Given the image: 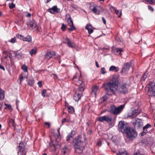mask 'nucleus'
Listing matches in <instances>:
<instances>
[{
    "label": "nucleus",
    "mask_w": 155,
    "mask_h": 155,
    "mask_svg": "<svg viewBox=\"0 0 155 155\" xmlns=\"http://www.w3.org/2000/svg\"><path fill=\"white\" fill-rule=\"evenodd\" d=\"M101 72L103 74H105L106 73L105 69L104 68H102L101 69Z\"/></svg>",
    "instance_id": "obj_42"
},
{
    "label": "nucleus",
    "mask_w": 155,
    "mask_h": 155,
    "mask_svg": "<svg viewBox=\"0 0 155 155\" xmlns=\"http://www.w3.org/2000/svg\"><path fill=\"white\" fill-rule=\"evenodd\" d=\"M81 136H79L77 137L74 145V147L75 149V151L79 153L82 152L85 145V143L81 141Z\"/></svg>",
    "instance_id": "obj_3"
},
{
    "label": "nucleus",
    "mask_w": 155,
    "mask_h": 155,
    "mask_svg": "<svg viewBox=\"0 0 155 155\" xmlns=\"http://www.w3.org/2000/svg\"><path fill=\"white\" fill-rule=\"evenodd\" d=\"M97 119L98 121L100 122H102L104 121H105V116L100 117Z\"/></svg>",
    "instance_id": "obj_32"
},
{
    "label": "nucleus",
    "mask_w": 155,
    "mask_h": 155,
    "mask_svg": "<svg viewBox=\"0 0 155 155\" xmlns=\"http://www.w3.org/2000/svg\"><path fill=\"white\" fill-rule=\"evenodd\" d=\"M151 127V125L149 124H147L144 127H143V130H146V129H147V128H150Z\"/></svg>",
    "instance_id": "obj_41"
},
{
    "label": "nucleus",
    "mask_w": 155,
    "mask_h": 155,
    "mask_svg": "<svg viewBox=\"0 0 155 155\" xmlns=\"http://www.w3.org/2000/svg\"><path fill=\"white\" fill-rule=\"evenodd\" d=\"M122 49L121 48H117L113 50L114 54L117 55L121 56V53L123 51Z\"/></svg>",
    "instance_id": "obj_17"
},
{
    "label": "nucleus",
    "mask_w": 155,
    "mask_h": 155,
    "mask_svg": "<svg viewBox=\"0 0 155 155\" xmlns=\"http://www.w3.org/2000/svg\"><path fill=\"white\" fill-rule=\"evenodd\" d=\"M23 41H26L29 42H31L32 41L31 37L30 36H28L26 37H24Z\"/></svg>",
    "instance_id": "obj_26"
},
{
    "label": "nucleus",
    "mask_w": 155,
    "mask_h": 155,
    "mask_svg": "<svg viewBox=\"0 0 155 155\" xmlns=\"http://www.w3.org/2000/svg\"><path fill=\"white\" fill-rule=\"evenodd\" d=\"M98 87L97 86H94L92 88V94L95 97L96 95V92L98 89Z\"/></svg>",
    "instance_id": "obj_23"
},
{
    "label": "nucleus",
    "mask_w": 155,
    "mask_h": 155,
    "mask_svg": "<svg viewBox=\"0 0 155 155\" xmlns=\"http://www.w3.org/2000/svg\"><path fill=\"white\" fill-rule=\"evenodd\" d=\"M25 78H26V76H24L23 74H22L20 76L19 79L17 80V81L20 84H21V81Z\"/></svg>",
    "instance_id": "obj_27"
},
{
    "label": "nucleus",
    "mask_w": 155,
    "mask_h": 155,
    "mask_svg": "<svg viewBox=\"0 0 155 155\" xmlns=\"http://www.w3.org/2000/svg\"><path fill=\"white\" fill-rule=\"evenodd\" d=\"M130 67V65L129 63H125L123 68L122 73L124 74H127L129 69Z\"/></svg>",
    "instance_id": "obj_13"
},
{
    "label": "nucleus",
    "mask_w": 155,
    "mask_h": 155,
    "mask_svg": "<svg viewBox=\"0 0 155 155\" xmlns=\"http://www.w3.org/2000/svg\"><path fill=\"white\" fill-rule=\"evenodd\" d=\"M5 97V94L3 91L0 89V100H2Z\"/></svg>",
    "instance_id": "obj_31"
},
{
    "label": "nucleus",
    "mask_w": 155,
    "mask_h": 155,
    "mask_svg": "<svg viewBox=\"0 0 155 155\" xmlns=\"http://www.w3.org/2000/svg\"><path fill=\"white\" fill-rule=\"evenodd\" d=\"M34 81L33 80H29L28 82V84L30 86H32L34 84Z\"/></svg>",
    "instance_id": "obj_40"
},
{
    "label": "nucleus",
    "mask_w": 155,
    "mask_h": 155,
    "mask_svg": "<svg viewBox=\"0 0 155 155\" xmlns=\"http://www.w3.org/2000/svg\"><path fill=\"white\" fill-rule=\"evenodd\" d=\"M9 8L11 9H12L15 7V5L12 2L11 3H9Z\"/></svg>",
    "instance_id": "obj_43"
},
{
    "label": "nucleus",
    "mask_w": 155,
    "mask_h": 155,
    "mask_svg": "<svg viewBox=\"0 0 155 155\" xmlns=\"http://www.w3.org/2000/svg\"><path fill=\"white\" fill-rule=\"evenodd\" d=\"M92 26L90 25H87L85 27V28L88 30V32L89 34L93 33V31L92 29Z\"/></svg>",
    "instance_id": "obj_24"
},
{
    "label": "nucleus",
    "mask_w": 155,
    "mask_h": 155,
    "mask_svg": "<svg viewBox=\"0 0 155 155\" xmlns=\"http://www.w3.org/2000/svg\"><path fill=\"white\" fill-rule=\"evenodd\" d=\"M66 121V119L65 118H64L62 120V123H63L65 122Z\"/></svg>",
    "instance_id": "obj_59"
},
{
    "label": "nucleus",
    "mask_w": 155,
    "mask_h": 155,
    "mask_svg": "<svg viewBox=\"0 0 155 155\" xmlns=\"http://www.w3.org/2000/svg\"><path fill=\"white\" fill-rule=\"evenodd\" d=\"M16 37L20 39V40H23L24 36L22 35H21L18 34L16 35Z\"/></svg>",
    "instance_id": "obj_38"
},
{
    "label": "nucleus",
    "mask_w": 155,
    "mask_h": 155,
    "mask_svg": "<svg viewBox=\"0 0 155 155\" xmlns=\"http://www.w3.org/2000/svg\"><path fill=\"white\" fill-rule=\"evenodd\" d=\"M134 155H143L139 152H137L134 154Z\"/></svg>",
    "instance_id": "obj_52"
},
{
    "label": "nucleus",
    "mask_w": 155,
    "mask_h": 155,
    "mask_svg": "<svg viewBox=\"0 0 155 155\" xmlns=\"http://www.w3.org/2000/svg\"><path fill=\"white\" fill-rule=\"evenodd\" d=\"M9 124L10 126L12 125L13 127H15V124L14 120L12 119H10L9 123Z\"/></svg>",
    "instance_id": "obj_34"
},
{
    "label": "nucleus",
    "mask_w": 155,
    "mask_h": 155,
    "mask_svg": "<svg viewBox=\"0 0 155 155\" xmlns=\"http://www.w3.org/2000/svg\"><path fill=\"white\" fill-rule=\"evenodd\" d=\"M67 15L69 16V18L66 19V21L67 22L68 25L70 27L68 28L69 31H72L75 29V28L73 25V23L72 20L69 15Z\"/></svg>",
    "instance_id": "obj_7"
},
{
    "label": "nucleus",
    "mask_w": 155,
    "mask_h": 155,
    "mask_svg": "<svg viewBox=\"0 0 155 155\" xmlns=\"http://www.w3.org/2000/svg\"><path fill=\"white\" fill-rule=\"evenodd\" d=\"M118 76H114L113 77L112 81L106 84H103V86H105V90L109 94H115V91L118 88Z\"/></svg>",
    "instance_id": "obj_1"
},
{
    "label": "nucleus",
    "mask_w": 155,
    "mask_h": 155,
    "mask_svg": "<svg viewBox=\"0 0 155 155\" xmlns=\"http://www.w3.org/2000/svg\"><path fill=\"white\" fill-rule=\"evenodd\" d=\"M53 75L54 76V79H56L57 78V76L55 74H53Z\"/></svg>",
    "instance_id": "obj_60"
},
{
    "label": "nucleus",
    "mask_w": 155,
    "mask_h": 155,
    "mask_svg": "<svg viewBox=\"0 0 155 155\" xmlns=\"http://www.w3.org/2000/svg\"><path fill=\"white\" fill-rule=\"evenodd\" d=\"M72 79L76 85L80 86L78 90L80 92L79 93L82 95L84 88V82L82 80L81 73L80 72L76 73Z\"/></svg>",
    "instance_id": "obj_2"
},
{
    "label": "nucleus",
    "mask_w": 155,
    "mask_h": 155,
    "mask_svg": "<svg viewBox=\"0 0 155 155\" xmlns=\"http://www.w3.org/2000/svg\"><path fill=\"white\" fill-rule=\"evenodd\" d=\"M45 125H47L48 126V127H49L50 126V124L48 122H45Z\"/></svg>",
    "instance_id": "obj_55"
},
{
    "label": "nucleus",
    "mask_w": 155,
    "mask_h": 155,
    "mask_svg": "<svg viewBox=\"0 0 155 155\" xmlns=\"http://www.w3.org/2000/svg\"><path fill=\"white\" fill-rule=\"evenodd\" d=\"M81 96L82 95L77 91L74 95V99L76 101H78L80 99Z\"/></svg>",
    "instance_id": "obj_22"
},
{
    "label": "nucleus",
    "mask_w": 155,
    "mask_h": 155,
    "mask_svg": "<svg viewBox=\"0 0 155 155\" xmlns=\"http://www.w3.org/2000/svg\"><path fill=\"white\" fill-rule=\"evenodd\" d=\"M16 38L15 37H14L11 39V40L10 41V42L12 43H13L16 42Z\"/></svg>",
    "instance_id": "obj_46"
},
{
    "label": "nucleus",
    "mask_w": 155,
    "mask_h": 155,
    "mask_svg": "<svg viewBox=\"0 0 155 155\" xmlns=\"http://www.w3.org/2000/svg\"><path fill=\"white\" fill-rule=\"evenodd\" d=\"M143 130V133L144 134L143 135L145 134L147 132V129H146V130Z\"/></svg>",
    "instance_id": "obj_56"
},
{
    "label": "nucleus",
    "mask_w": 155,
    "mask_h": 155,
    "mask_svg": "<svg viewBox=\"0 0 155 155\" xmlns=\"http://www.w3.org/2000/svg\"><path fill=\"white\" fill-rule=\"evenodd\" d=\"M8 108L9 109H11V106L10 105H8Z\"/></svg>",
    "instance_id": "obj_63"
},
{
    "label": "nucleus",
    "mask_w": 155,
    "mask_h": 155,
    "mask_svg": "<svg viewBox=\"0 0 155 155\" xmlns=\"http://www.w3.org/2000/svg\"><path fill=\"white\" fill-rule=\"evenodd\" d=\"M66 40L67 41V44L68 46L71 48H73L76 46V45L74 42H72L68 38H67Z\"/></svg>",
    "instance_id": "obj_20"
},
{
    "label": "nucleus",
    "mask_w": 155,
    "mask_h": 155,
    "mask_svg": "<svg viewBox=\"0 0 155 155\" xmlns=\"http://www.w3.org/2000/svg\"><path fill=\"white\" fill-rule=\"evenodd\" d=\"M42 82L41 81H39L38 82V84L40 87H41L42 86Z\"/></svg>",
    "instance_id": "obj_51"
},
{
    "label": "nucleus",
    "mask_w": 155,
    "mask_h": 155,
    "mask_svg": "<svg viewBox=\"0 0 155 155\" xmlns=\"http://www.w3.org/2000/svg\"><path fill=\"white\" fill-rule=\"evenodd\" d=\"M128 86L126 84H122L119 88L120 92L124 94H127L128 91Z\"/></svg>",
    "instance_id": "obj_8"
},
{
    "label": "nucleus",
    "mask_w": 155,
    "mask_h": 155,
    "mask_svg": "<svg viewBox=\"0 0 155 155\" xmlns=\"http://www.w3.org/2000/svg\"><path fill=\"white\" fill-rule=\"evenodd\" d=\"M112 8L114 11L115 13L117 15L118 17H120L121 15V12L120 10H117L116 8L114 7H112Z\"/></svg>",
    "instance_id": "obj_25"
},
{
    "label": "nucleus",
    "mask_w": 155,
    "mask_h": 155,
    "mask_svg": "<svg viewBox=\"0 0 155 155\" xmlns=\"http://www.w3.org/2000/svg\"><path fill=\"white\" fill-rule=\"evenodd\" d=\"M102 100L104 101H106V98L105 99V97H102Z\"/></svg>",
    "instance_id": "obj_61"
},
{
    "label": "nucleus",
    "mask_w": 155,
    "mask_h": 155,
    "mask_svg": "<svg viewBox=\"0 0 155 155\" xmlns=\"http://www.w3.org/2000/svg\"><path fill=\"white\" fill-rule=\"evenodd\" d=\"M118 126L121 132L123 133H125L129 128L127 127L124 122L122 121L119 122Z\"/></svg>",
    "instance_id": "obj_6"
},
{
    "label": "nucleus",
    "mask_w": 155,
    "mask_h": 155,
    "mask_svg": "<svg viewBox=\"0 0 155 155\" xmlns=\"http://www.w3.org/2000/svg\"><path fill=\"white\" fill-rule=\"evenodd\" d=\"M102 144V142L100 140H98L97 143V145L99 146H101Z\"/></svg>",
    "instance_id": "obj_49"
},
{
    "label": "nucleus",
    "mask_w": 155,
    "mask_h": 155,
    "mask_svg": "<svg viewBox=\"0 0 155 155\" xmlns=\"http://www.w3.org/2000/svg\"><path fill=\"white\" fill-rule=\"evenodd\" d=\"M126 134V137L130 140H133L137 136V134L135 130L130 128L125 133Z\"/></svg>",
    "instance_id": "obj_4"
},
{
    "label": "nucleus",
    "mask_w": 155,
    "mask_h": 155,
    "mask_svg": "<svg viewBox=\"0 0 155 155\" xmlns=\"http://www.w3.org/2000/svg\"><path fill=\"white\" fill-rule=\"evenodd\" d=\"M75 131L72 130L68 134L66 138V140L68 142H71L72 141L74 134H75Z\"/></svg>",
    "instance_id": "obj_14"
},
{
    "label": "nucleus",
    "mask_w": 155,
    "mask_h": 155,
    "mask_svg": "<svg viewBox=\"0 0 155 155\" xmlns=\"http://www.w3.org/2000/svg\"><path fill=\"white\" fill-rule=\"evenodd\" d=\"M46 91H47V90H46V89H43V90H42V93H41V94H42V95L44 97H45V94L46 93Z\"/></svg>",
    "instance_id": "obj_47"
},
{
    "label": "nucleus",
    "mask_w": 155,
    "mask_h": 155,
    "mask_svg": "<svg viewBox=\"0 0 155 155\" xmlns=\"http://www.w3.org/2000/svg\"><path fill=\"white\" fill-rule=\"evenodd\" d=\"M140 112L138 111L137 110L133 109L131 110L128 114V116L129 117H131L134 116H137Z\"/></svg>",
    "instance_id": "obj_16"
},
{
    "label": "nucleus",
    "mask_w": 155,
    "mask_h": 155,
    "mask_svg": "<svg viewBox=\"0 0 155 155\" xmlns=\"http://www.w3.org/2000/svg\"><path fill=\"white\" fill-rule=\"evenodd\" d=\"M51 0H45V1L46 3H48V2H49Z\"/></svg>",
    "instance_id": "obj_62"
},
{
    "label": "nucleus",
    "mask_w": 155,
    "mask_h": 155,
    "mask_svg": "<svg viewBox=\"0 0 155 155\" xmlns=\"http://www.w3.org/2000/svg\"><path fill=\"white\" fill-rule=\"evenodd\" d=\"M27 24L28 26L33 28H36L37 26L36 22L34 20H31L29 21L27 23Z\"/></svg>",
    "instance_id": "obj_11"
},
{
    "label": "nucleus",
    "mask_w": 155,
    "mask_h": 155,
    "mask_svg": "<svg viewBox=\"0 0 155 155\" xmlns=\"http://www.w3.org/2000/svg\"><path fill=\"white\" fill-rule=\"evenodd\" d=\"M134 123L135 126L139 127H141L143 125L142 120L140 119H136Z\"/></svg>",
    "instance_id": "obj_21"
},
{
    "label": "nucleus",
    "mask_w": 155,
    "mask_h": 155,
    "mask_svg": "<svg viewBox=\"0 0 155 155\" xmlns=\"http://www.w3.org/2000/svg\"><path fill=\"white\" fill-rule=\"evenodd\" d=\"M100 8V7L98 6L95 5H91L90 7L91 10L97 15H98L100 14L99 8Z\"/></svg>",
    "instance_id": "obj_9"
},
{
    "label": "nucleus",
    "mask_w": 155,
    "mask_h": 155,
    "mask_svg": "<svg viewBox=\"0 0 155 155\" xmlns=\"http://www.w3.org/2000/svg\"><path fill=\"white\" fill-rule=\"evenodd\" d=\"M102 21H103V22L104 23V24H105L106 23V21L105 20V19L104 18H103V17H102Z\"/></svg>",
    "instance_id": "obj_53"
},
{
    "label": "nucleus",
    "mask_w": 155,
    "mask_h": 155,
    "mask_svg": "<svg viewBox=\"0 0 155 155\" xmlns=\"http://www.w3.org/2000/svg\"><path fill=\"white\" fill-rule=\"evenodd\" d=\"M95 63H96V66L97 67V68H99V65L98 64V63L97 62V61H95Z\"/></svg>",
    "instance_id": "obj_57"
},
{
    "label": "nucleus",
    "mask_w": 155,
    "mask_h": 155,
    "mask_svg": "<svg viewBox=\"0 0 155 155\" xmlns=\"http://www.w3.org/2000/svg\"><path fill=\"white\" fill-rule=\"evenodd\" d=\"M124 107V105H122L116 107L114 105H112L110 109V112L114 114H118L122 110Z\"/></svg>",
    "instance_id": "obj_5"
},
{
    "label": "nucleus",
    "mask_w": 155,
    "mask_h": 155,
    "mask_svg": "<svg viewBox=\"0 0 155 155\" xmlns=\"http://www.w3.org/2000/svg\"><path fill=\"white\" fill-rule=\"evenodd\" d=\"M68 151V148L66 147H65L64 148L62 149V152L64 154H65Z\"/></svg>",
    "instance_id": "obj_39"
},
{
    "label": "nucleus",
    "mask_w": 155,
    "mask_h": 155,
    "mask_svg": "<svg viewBox=\"0 0 155 155\" xmlns=\"http://www.w3.org/2000/svg\"><path fill=\"white\" fill-rule=\"evenodd\" d=\"M125 153L127 154V152L124 149H120L119 150V153L117 154H124Z\"/></svg>",
    "instance_id": "obj_29"
},
{
    "label": "nucleus",
    "mask_w": 155,
    "mask_h": 155,
    "mask_svg": "<svg viewBox=\"0 0 155 155\" xmlns=\"http://www.w3.org/2000/svg\"><path fill=\"white\" fill-rule=\"evenodd\" d=\"M148 9L150 10L153 11H154V9L153 8L150 6L149 5L148 6Z\"/></svg>",
    "instance_id": "obj_50"
},
{
    "label": "nucleus",
    "mask_w": 155,
    "mask_h": 155,
    "mask_svg": "<svg viewBox=\"0 0 155 155\" xmlns=\"http://www.w3.org/2000/svg\"><path fill=\"white\" fill-rule=\"evenodd\" d=\"M119 70V68L118 67L114 66H111L109 68L110 71H115L117 72Z\"/></svg>",
    "instance_id": "obj_30"
},
{
    "label": "nucleus",
    "mask_w": 155,
    "mask_h": 155,
    "mask_svg": "<svg viewBox=\"0 0 155 155\" xmlns=\"http://www.w3.org/2000/svg\"><path fill=\"white\" fill-rule=\"evenodd\" d=\"M147 77V73L146 72L143 75L141 78V79L142 80L145 81V79Z\"/></svg>",
    "instance_id": "obj_36"
},
{
    "label": "nucleus",
    "mask_w": 155,
    "mask_h": 155,
    "mask_svg": "<svg viewBox=\"0 0 155 155\" xmlns=\"http://www.w3.org/2000/svg\"><path fill=\"white\" fill-rule=\"evenodd\" d=\"M147 94L149 96H155V88L151 87L148 89Z\"/></svg>",
    "instance_id": "obj_19"
},
{
    "label": "nucleus",
    "mask_w": 155,
    "mask_h": 155,
    "mask_svg": "<svg viewBox=\"0 0 155 155\" xmlns=\"http://www.w3.org/2000/svg\"><path fill=\"white\" fill-rule=\"evenodd\" d=\"M55 55V52L53 51L48 52L45 55L44 58L48 60Z\"/></svg>",
    "instance_id": "obj_12"
},
{
    "label": "nucleus",
    "mask_w": 155,
    "mask_h": 155,
    "mask_svg": "<svg viewBox=\"0 0 155 155\" xmlns=\"http://www.w3.org/2000/svg\"><path fill=\"white\" fill-rule=\"evenodd\" d=\"M0 68L2 69L3 71H5V69L4 67L2 65H0Z\"/></svg>",
    "instance_id": "obj_54"
},
{
    "label": "nucleus",
    "mask_w": 155,
    "mask_h": 155,
    "mask_svg": "<svg viewBox=\"0 0 155 155\" xmlns=\"http://www.w3.org/2000/svg\"><path fill=\"white\" fill-rule=\"evenodd\" d=\"M105 121L110 126L112 127L114 125V122L112 117L110 116L105 115Z\"/></svg>",
    "instance_id": "obj_10"
},
{
    "label": "nucleus",
    "mask_w": 155,
    "mask_h": 155,
    "mask_svg": "<svg viewBox=\"0 0 155 155\" xmlns=\"http://www.w3.org/2000/svg\"><path fill=\"white\" fill-rule=\"evenodd\" d=\"M144 1L147 2V3H146L147 4H149L151 5L155 3V0H144Z\"/></svg>",
    "instance_id": "obj_35"
},
{
    "label": "nucleus",
    "mask_w": 155,
    "mask_h": 155,
    "mask_svg": "<svg viewBox=\"0 0 155 155\" xmlns=\"http://www.w3.org/2000/svg\"><path fill=\"white\" fill-rule=\"evenodd\" d=\"M58 134H57L55 136V137H56V140L57 141H58V140H57L58 139H59L60 138V134L59 133V130H58Z\"/></svg>",
    "instance_id": "obj_44"
},
{
    "label": "nucleus",
    "mask_w": 155,
    "mask_h": 155,
    "mask_svg": "<svg viewBox=\"0 0 155 155\" xmlns=\"http://www.w3.org/2000/svg\"><path fill=\"white\" fill-rule=\"evenodd\" d=\"M18 154L19 155H25L26 152L25 151L24 147L19 145L18 147Z\"/></svg>",
    "instance_id": "obj_18"
},
{
    "label": "nucleus",
    "mask_w": 155,
    "mask_h": 155,
    "mask_svg": "<svg viewBox=\"0 0 155 155\" xmlns=\"http://www.w3.org/2000/svg\"><path fill=\"white\" fill-rule=\"evenodd\" d=\"M22 69L25 72H26L28 71V68L25 65V64H24L21 67Z\"/></svg>",
    "instance_id": "obj_37"
},
{
    "label": "nucleus",
    "mask_w": 155,
    "mask_h": 155,
    "mask_svg": "<svg viewBox=\"0 0 155 155\" xmlns=\"http://www.w3.org/2000/svg\"><path fill=\"white\" fill-rule=\"evenodd\" d=\"M66 28V25H64V23H63L62 24V26L61 28V30L63 31H64L65 30Z\"/></svg>",
    "instance_id": "obj_45"
},
{
    "label": "nucleus",
    "mask_w": 155,
    "mask_h": 155,
    "mask_svg": "<svg viewBox=\"0 0 155 155\" xmlns=\"http://www.w3.org/2000/svg\"><path fill=\"white\" fill-rule=\"evenodd\" d=\"M37 51V49L36 48H35L33 49H31L29 51V53L31 56L33 54H35Z\"/></svg>",
    "instance_id": "obj_28"
},
{
    "label": "nucleus",
    "mask_w": 155,
    "mask_h": 155,
    "mask_svg": "<svg viewBox=\"0 0 155 155\" xmlns=\"http://www.w3.org/2000/svg\"><path fill=\"white\" fill-rule=\"evenodd\" d=\"M68 110L69 112L72 113L74 111V110L72 107L69 106L68 107Z\"/></svg>",
    "instance_id": "obj_33"
},
{
    "label": "nucleus",
    "mask_w": 155,
    "mask_h": 155,
    "mask_svg": "<svg viewBox=\"0 0 155 155\" xmlns=\"http://www.w3.org/2000/svg\"><path fill=\"white\" fill-rule=\"evenodd\" d=\"M15 56L18 57L21 56V54L17 52H15Z\"/></svg>",
    "instance_id": "obj_48"
},
{
    "label": "nucleus",
    "mask_w": 155,
    "mask_h": 155,
    "mask_svg": "<svg viewBox=\"0 0 155 155\" xmlns=\"http://www.w3.org/2000/svg\"><path fill=\"white\" fill-rule=\"evenodd\" d=\"M31 16V14L30 13H28L26 15V16L27 17H30Z\"/></svg>",
    "instance_id": "obj_58"
},
{
    "label": "nucleus",
    "mask_w": 155,
    "mask_h": 155,
    "mask_svg": "<svg viewBox=\"0 0 155 155\" xmlns=\"http://www.w3.org/2000/svg\"><path fill=\"white\" fill-rule=\"evenodd\" d=\"M117 155H127V154H126L125 153L124 154H117Z\"/></svg>",
    "instance_id": "obj_64"
},
{
    "label": "nucleus",
    "mask_w": 155,
    "mask_h": 155,
    "mask_svg": "<svg viewBox=\"0 0 155 155\" xmlns=\"http://www.w3.org/2000/svg\"><path fill=\"white\" fill-rule=\"evenodd\" d=\"M48 11L51 13H54V12H59L60 11V9L57 8V6H54L48 10Z\"/></svg>",
    "instance_id": "obj_15"
}]
</instances>
